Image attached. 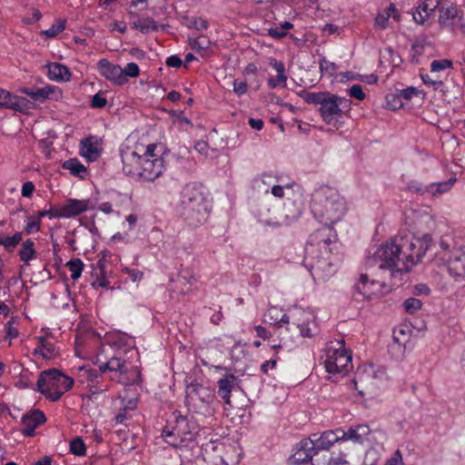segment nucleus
<instances>
[{
    "label": "nucleus",
    "instance_id": "obj_53",
    "mask_svg": "<svg viewBox=\"0 0 465 465\" xmlns=\"http://www.w3.org/2000/svg\"><path fill=\"white\" fill-rule=\"evenodd\" d=\"M13 96L11 93L0 89V106L10 108Z\"/></svg>",
    "mask_w": 465,
    "mask_h": 465
},
{
    "label": "nucleus",
    "instance_id": "obj_37",
    "mask_svg": "<svg viewBox=\"0 0 465 465\" xmlns=\"http://www.w3.org/2000/svg\"><path fill=\"white\" fill-rule=\"evenodd\" d=\"M66 266L71 272V278L73 280L80 278L84 269V263L79 258L70 260L67 262Z\"/></svg>",
    "mask_w": 465,
    "mask_h": 465
},
{
    "label": "nucleus",
    "instance_id": "obj_56",
    "mask_svg": "<svg viewBox=\"0 0 465 465\" xmlns=\"http://www.w3.org/2000/svg\"><path fill=\"white\" fill-rule=\"evenodd\" d=\"M418 94V90L415 87L411 86V87L400 90L397 99L403 98L405 100H410L414 94Z\"/></svg>",
    "mask_w": 465,
    "mask_h": 465
},
{
    "label": "nucleus",
    "instance_id": "obj_12",
    "mask_svg": "<svg viewBox=\"0 0 465 465\" xmlns=\"http://www.w3.org/2000/svg\"><path fill=\"white\" fill-rule=\"evenodd\" d=\"M186 401L194 405L200 402L203 405H209L214 399L213 391L201 383L192 381L186 385Z\"/></svg>",
    "mask_w": 465,
    "mask_h": 465
},
{
    "label": "nucleus",
    "instance_id": "obj_38",
    "mask_svg": "<svg viewBox=\"0 0 465 465\" xmlns=\"http://www.w3.org/2000/svg\"><path fill=\"white\" fill-rule=\"evenodd\" d=\"M300 333L302 337L312 338L315 336L319 330L314 321L307 323H302L298 325Z\"/></svg>",
    "mask_w": 465,
    "mask_h": 465
},
{
    "label": "nucleus",
    "instance_id": "obj_60",
    "mask_svg": "<svg viewBox=\"0 0 465 465\" xmlns=\"http://www.w3.org/2000/svg\"><path fill=\"white\" fill-rule=\"evenodd\" d=\"M389 17V14H379L375 18V25L381 29L386 28L388 25Z\"/></svg>",
    "mask_w": 465,
    "mask_h": 465
},
{
    "label": "nucleus",
    "instance_id": "obj_4",
    "mask_svg": "<svg viewBox=\"0 0 465 465\" xmlns=\"http://www.w3.org/2000/svg\"><path fill=\"white\" fill-rule=\"evenodd\" d=\"M300 95L307 104H319V111L323 121L333 126L341 117L343 108H348L350 104L346 98L328 92L309 93L302 91Z\"/></svg>",
    "mask_w": 465,
    "mask_h": 465
},
{
    "label": "nucleus",
    "instance_id": "obj_21",
    "mask_svg": "<svg viewBox=\"0 0 465 465\" xmlns=\"http://www.w3.org/2000/svg\"><path fill=\"white\" fill-rule=\"evenodd\" d=\"M22 94L28 95L35 102L44 103L47 99H52L54 96L57 99L61 96L59 88L46 85L45 87H24L20 89Z\"/></svg>",
    "mask_w": 465,
    "mask_h": 465
},
{
    "label": "nucleus",
    "instance_id": "obj_48",
    "mask_svg": "<svg viewBox=\"0 0 465 465\" xmlns=\"http://www.w3.org/2000/svg\"><path fill=\"white\" fill-rule=\"evenodd\" d=\"M44 392H41L42 394L45 395L47 399H49L52 401H57L61 399L62 395L65 392L58 389H49L45 386H44L43 389Z\"/></svg>",
    "mask_w": 465,
    "mask_h": 465
},
{
    "label": "nucleus",
    "instance_id": "obj_49",
    "mask_svg": "<svg viewBox=\"0 0 465 465\" xmlns=\"http://www.w3.org/2000/svg\"><path fill=\"white\" fill-rule=\"evenodd\" d=\"M320 69L321 72H326L330 75H332L337 71L338 66L334 63L323 58L320 61Z\"/></svg>",
    "mask_w": 465,
    "mask_h": 465
},
{
    "label": "nucleus",
    "instance_id": "obj_23",
    "mask_svg": "<svg viewBox=\"0 0 465 465\" xmlns=\"http://www.w3.org/2000/svg\"><path fill=\"white\" fill-rule=\"evenodd\" d=\"M129 15L132 28L139 30L143 34H146L149 31H157L159 28L158 24L151 17L139 15L134 11H130Z\"/></svg>",
    "mask_w": 465,
    "mask_h": 465
},
{
    "label": "nucleus",
    "instance_id": "obj_16",
    "mask_svg": "<svg viewBox=\"0 0 465 465\" xmlns=\"http://www.w3.org/2000/svg\"><path fill=\"white\" fill-rule=\"evenodd\" d=\"M342 430L337 429L335 430L323 431L319 437L317 434H312L309 440L312 441L313 451L317 456L320 450H328L331 447H334L336 442L339 441L340 437H342Z\"/></svg>",
    "mask_w": 465,
    "mask_h": 465
},
{
    "label": "nucleus",
    "instance_id": "obj_42",
    "mask_svg": "<svg viewBox=\"0 0 465 465\" xmlns=\"http://www.w3.org/2000/svg\"><path fill=\"white\" fill-rule=\"evenodd\" d=\"M186 20L187 26L189 28H194L197 31H203L208 27V22L202 17L192 16L187 17Z\"/></svg>",
    "mask_w": 465,
    "mask_h": 465
},
{
    "label": "nucleus",
    "instance_id": "obj_25",
    "mask_svg": "<svg viewBox=\"0 0 465 465\" xmlns=\"http://www.w3.org/2000/svg\"><path fill=\"white\" fill-rule=\"evenodd\" d=\"M371 430L367 424H359L357 426L351 427L347 431L342 430L344 434L342 438L346 437L349 442H351L356 448V445H361L367 440Z\"/></svg>",
    "mask_w": 465,
    "mask_h": 465
},
{
    "label": "nucleus",
    "instance_id": "obj_34",
    "mask_svg": "<svg viewBox=\"0 0 465 465\" xmlns=\"http://www.w3.org/2000/svg\"><path fill=\"white\" fill-rule=\"evenodd\" d=\"M32 103L25 97L14 95L10 105L11 109L25 113L32 108Z\"/></svg>",
    "mask_w": 465,
    "mask_h": 465
},
{
    "label": "nucleus",
    "instance_id": "obj_52",
    "mask_svg": "<svg viewBox=\"0 0 465 465\" xmlns=\"http://www.w3.org/2000/svg\"><path fill=\"white\" fill-rule=\"evenodd\" d=\"M349 94L351 97H354L360 101H362L366 96L365 93L362 90V87L360 84H353L350 88Z\"/></svg>",
    "mask_w": 465,
    "mask_h": 465
},
{
    "label": "nucleus",
    "instance_id": "obj_18",
    "mask_svg": "<svg viewBox=\"0 0 465 465\" xmlns=\"http://www.w3.org/2000/svg\"><path fill=\"white\" fill-rule=\"evenodd\" d=\"M334 449L335 450L331 452L328 462H326L328 465L348 463L349 461L347 460V458H350L354 453L356 448L351 442L347 440L346 437L344 439L340 437Z\"/></svg>",
    "mask_w": 465,
    "mask_h": 465
},
{
    "label": "nucleus",
    "instance_id": "obj_2",
    "mask_svg": "<svg viewBox=\"0 0 465 465\" xmlns=\"http://www.w3.org/2000/svg\"><path fill=\"white\" fill-rule=\"evenodd\" d=\"M177 212L190 226H198L209 216V203L204 189L195 183L186 184L181 192Z\"/></svg>",
    "mask_w": 465,
    "mask_h": 465
},
{
    "label": "nucleus",
    "instance_id": "obj_9",
    "mask_svg": "<svg viewBox=\"0 0 465 465\" xmlns=\"http://www.w3.org/2000/svg\"><path fill=\"white\" fill-rule=\"evenodd\" d=\"M36 385L40 392H44V386L67 391L73 387L74 380L56 369H51L40 373Z\"/></svg>",
    "mask_w": 465,
    "mask_h": 465
},
{
    "label": "nucleus",
    "instance_id": "obj_11",
    "mask_svg": "<svg viewBox=\"0 0 465 465\" xmlns=\"http://www.w3.org/2000/svg\"><path fill=\"white\" fill-rule=\"evenodd\" d=\"M312 441L309 439H303L298 444L296 451L290 457V462L293 465H318L321 463L318 459H314Z\"/></svg>",
    "mask_w": 465,
    "mask_h": 465
},
{
    "label": "nucleus",
    "instance_id": "obj_10",
    "mask_svg": "<svg viewBox=\"0 0 465 465\" xmlns=\"http://www.w3.org/2000/svg\"><path fill=\"white\" fill-rule=\"evenodd\" d=\"M338 343L340 347L332 351L329 350L324 361L327 372L332 374L348 372L351 361V353L342 348L344 341H340Z\"/></svg>",
    "mask_w": 465,
    "mask_h": 465
},
{
    "label": "nucleus",
    "instance_id": "obj_30",
    "mask_svg": "<svg viewBox=\"0 0 465 465\" xmlns=\"http://www.w3.org/2000/svg\"><path fill=\"white\" fill-rule=\"evenodd\" d=\"M62 167L70 171L71 174L82 179L87 174L86 167L75 158L64 161Z\"/></svg>",
    "mask_w": 465,
    "mask_h": 465
},
{
    "label": "nucleus",
    "instance_id": "obj_19",
    "mask_svg": "<svg viewBox=\"0 0 465 465\" xmlns=\"http://www.w3.org/2000/svg\"><path fill=\"white\" fill-rule=\"evenodd\" d=\"M94 203L90 199L77 200L67 199L65 203L60 207L62 218L75 217L87 210L93 209Z\"/></svg>",
    "mask_w": 465,
    "mask_h": 465
},
{
    "label": "nucleus",
    "instance_id": "obj_5",
    "mask_svg": "<svg viewBox=\"0 0 465 465\" xmlns=\"http://www.w3.org/2000/svg\"><path fill=\"white\" fill-rule=\"evenodd\" d=\"M400 246L403 262L401 261V270L408 272L411 269L421 261L428 251L432 239L430 234H424L421 238L412 235L399 236Z\"/></svg>",
    "mask_w": 465,
    "mask_h": 465
},
{
    "label": "nucleus",
    "instance_id": "obj_64",
    "mask_svg": "<svg viewBox=\"0 0 465 465\" xmlns=\"http://www.w3.org/2000/svg\"><path fill=\"white\" fill-rule=\"evenodd\" d=\"M35 190V184L32 182H25L22 187V195L24 197H31Z\"/></svg>",
    "mask_w": 465,
    "mask_h": 465
},
{
    "label": "nucleus",
    "instance_id": "obj_7",
    "mask_svg": "<svg viewBox=\"0 0 465 465\" xmlns=\"http://www.w3.org/2000/svg\"><path fill=\"white\" fill-rule=\"evenodd\" d=\"M276 215L267 217L264 211L260 213V223L272 227H280L289 224L302 214V204L291 199H287L282 207H274Z\"/></svg>",
    "mask_w": 465,
    "mask_h": 465
},
{
    "label": "nucleus",
    "instance_id": "obj_1",
    "mask_svg": "<svg viewBox=\"0 0 465 465\" xmlns=\"http://www.w3.org/2000/svg\"><path fill=\"white\" fill-rule=\"evenodd\" d=\"M312 213L323 224H334L346 212V203L339 192L330 186H322L312 196Z\"/></svg>",
    "mask_w": 465,
    "mask_h": 465
},
{
    "label": "nucleus",
    "instance_id": "obj_58",
    "mask_svg": "<svg viewBox=\"0 0 465 465\" xmlns=\"http://www.w3.org/2000/svg\"><path fill=\"white\" fill-rule=\"evenodd\" d=\"M107 100L103 97L100 94H96L93 96L91 101V106L93 108H103L106 105Z\"/></svg>",
    "mask_w": 465,
    "mask_h": 465
},
{
    "label": "nucleus",
    "instance_id": "obj_22",
    "mask_svg": "<svg viewBox=\"0 0 465 465\" xmlns=\"http://www.w3.org/2000/svg\"><path fill=\"white\" fill-rule=\"evenodd\" d=\"M123 172L130 177L138 178L143 157L134 151L122 153Z\"/></svg>",
    "mask_w": 465,
    "mask_h": 465
},
{
    "label": "nucleus",
    "instance_id": "obj_6",
    "mask_svg": "<svg viewBox=\"0 0 465 465\" xmlns=\"http://www.w3.org/2000/svg\"><path fill=\"white\" fill-rule=\"evenodd\" d=\"M399 236L395 237L391 242H386L381 245L373 256L369 258L368 262L370 264L381 262L379 267L381 269H391L392 273L394 272H402L401 270V261L403 262V257L401 254V249L400 246V241H398Z\"/></svg>",
    "mask_w": 465,
    "mask_h": 465
},
{
    "label": "nucleus",
    "instance_id": "obj_63",
    "mask_svg": "<svg viewBox=\"0 0 465 465\" xmlns=\"http://www.w3.org/2000/svg\"><path fill=\"white\" fill-rule=\"evenodd\" d=\"M165 64L169 67L179 68L182 65L183 62L178 55H171L166 59Z\"/></svg>",
    "mask_w": 465,
    "mask_h": 465
},
{
    "label": "nucleus",
    "instance_id": "obj_43",
    "mask_svg": "<svg viewBox=\"0 0 465 465\" xmlns=\"http://www.w3.org/2000/svg\"><path fill=\"white\" fill-rule=\"evenodd\" d=\"M65 28V20L58 19L47 30L44 31V35L49 38L56 36Z\"/></svg>",
    "mask_w": 465,
    "mask_h": 465
},
{
    "label": "nucleus",
    "instance_id": "obj_62",
    "mask_svg": "<svg viewBox=\"0 0 465 465\" xmlns=\"http://www.w3.org/2000/svg\"><path fill=\"white\" fill-rule=\"evenodd\" d=\"M165 440L168 444H170L173 447H176V448L188 445L187 441H182V439L180 437H177L176 435L173 436L172 438L165 437Z\"/></svg>",
    "mask_w": 465,
    "mask_h": 465
},
{
    "label": "nucleus",
    "instance_id": "obj_33",
    "mask_svg": "<svg viewBox=\"0 0 465 465\" xmlns=\"http://www.w3.org/2000/svg\"><path fill=\"white\" fill-rule=\"evenodd\" d=\"M189 45L191 48L199 53L205 52L211 45V41L204 35H200L195 38H189Z\"/></svg>",
    "mask_w": 465,
    "mask_h": 465
},
{
    "label": "nucleus",
    "instance_id": "obj_57",
    "mask_svg": "<svg viewBox=\"0 0 465 465\" xmlns=\"http://www.w3.org/2000/svg\"><path fill=\"white\" fill-rule=\"evenodd\" d=\"M5 328V331H6V338L15 339V338L18 337L19 331L15 327H14V320L13 319L6 322Z\"/></svg>",
    "mask_w": 465,
    "mask_h": 465
},
{
    "label": "nucleus",
    "instance_id": "obj_39",
    "mask_svg": "<svg viewBox=\"0 0 465 465\" xmlns=\"http://www.w3.org/2000/svg\"><path fill=\"white\" fill-rule=\"evenodd\" d=\"M70 451L76 456H84L86 453V447L80 437L73 439L70 442Z\"/></svg>",
    "mask_w": 465,
    "mask_h": 465
},
{
    "label": "nucleus",
    "instance_id": "obj_27",
    "mask_svg": "<svg viewBox=\"0 0 465 465\" xmlns=\"http://www.w3.org/2000/svg\"><path fill=\"white\" fill-rule=\"evenodd\" d=\"M41 353L45 359H54L58 355V349L54 343L50 342L44 336L38 338L37 347L35 349V354Z\"/></svg>",
    "mask_w": 465,
    "mask_h": 465
},
{
    "label": "nucleus",
    "instance_id": "obj_59",
    "mask_svg": "<svg viewBox=\"0 0 465 465\" xmlns=\"http://www.w3.org/2000/svg\"><path fill=\"white\" fill-rule=\"evenodd\" d=\"M286 81H287V76L285 74H277L275 78L269 79L268 85L271 88H275L279 84H282L283 86H285Z\"/></svg>",
    "mask_w": 465,
    "mask_h": 465
},
{
    "label": "nucleus",
    "instance_id": "obj_15",
    "mask_svg": "<svg viewBox=\"0 0 465 465\" xmlns=\"http://www.w3.org/2000/svg\"><path fill=\"white\" fill-rule=\"evenodd\" d=\"M163 171L164 164L162 157L153 159L143 158L137 180L143 182L154 181Z\"/></svg>",
    "mask_w": 465,
    "mask_h": 465
},
{
    "label": "nucleus",
    "instance_id": "obj_44",
    "mask_svg": "<svg viewBox=\"0 0 465 465\" xmlns=\"http://www.w3.org/2000/svg\"><path fill=\"white\" fill-rule=\"evenodd\" d=\"M177 281L182 282L183 284H188L189 286H193L194 284V282H196V279L193 273V272L187 268V269H183L178 276H177Z\"/></svg>",
    "mask_w": 465,
    "mask_h": 465
},
{
    "label": "nucleus",
    "instance_id": "obj_31",
    "mask_svg": "<svg viewBox=\"0 0 465 465\" xmlns=\"http://www.w3.org/2000/svg\"><path fill=\"white\" fill-rule=\"evenodd\" d=\"M20 260L27 262L36 257V251L35 249V242L31 239H27L22 243V248L18 253Z\"/></svg>",
    "mask_w": 465,
    "mask_h": 465
},
{
    "label": "nucleus",
    "instance_id": "obj_45",
    "mask_svg": "<svg viewBox=\"0 0 465 465\" xmlns=\"http://www.w3.org/2000/svg\"><path fill=\"white\" fill-rule=\"evenodd\" d=\"M422 306V302L420 300L416 298H408L403 302V307L406 312L408 313H415L417 311H419Z\"/></svg>",
    "mask_w": 465,
    "mask_h": 465
},
{
    "label": "nucleus",
    "instance_id": "obj_50",
    "mask_svg": "<svg viewBox=\"0 0 465 465\" xmlns=\"http://www.w3.org/2000/svg\"><path fill=\"white\" fill-rule=\"evenodd\" d=\"M28 219L29 221L25 227V232L27 234L38 232L40 230L41 220L39 218L33 219L32 217H29Z\"/></svg>",
    "mask_w": 465,
    "mask_h": 465
},
{
    "label": "nucleus",
    "instance_id": "obj_54",
    "mask_svg": "<svg viewBox=\"0 0 465 465\" xmlns=\"http://www.w3.org/2000/svg\"><path fill=\"white\" fill-rule=\"evenodd\" d=\"M233 92L237 95H242L247 92L248 84L245 81H239L238 79H235L233 81Z\"/></svg>",
    "mask_w": 465,
    "mask_h": 465
},
{
    "label": "nucleus",
    "instance_id": "obj_36",
    "mask_svg": "<svg viewBox=\"0 0 465 465\" xmlns=\"http://www.w3.org/2000/svg\"><path fill=\"white\" fill-rule=\"evenodd\" d=\"M458 14L457 8L455 6H449V7H440V17H439V23L441 25H448L450 20H452L456 17Z\"/></svg>",
    "mask_w": 465,
    "mask_h": 465
},
{
    "label": "nucleus",
    "instance_id": "obj_46",
    "mask_svg": "<svg viewBox=\"0 0 465 465\" xmlns=\"http://www.w3.org/2000/svg\"><path fill=\"white\" fill-rule=\"evenodd\" d=\"M452 67V62L449 59L434 60L430 64V72L436 73Z\"/></svg>",
    "mask_w": 465,
    "mask_h": 465
},
{
    "label": "nucleus",
    "instance_id": "obj_61",
    "mask_svg": "<svg viewBox=\"0 0 465 465\" xmlns=\"http://www.w3.org/2000/svg\"><path fill=\"white\" fill-rule=\"evenodd\" d=\"M268 35L275 39H280L286 35V32L281 26L271 27Z\"/></svg>",
    "mask_w": 465,
    "mask_h": 465
},
{
    "label": "nucleus",
    "instance_id": "obj_40",
    "mask_svg": "<svg viewBox=\"0 0 465 465\" xmlns=\"http://www.w3.org/2000/svg\"><path fill=\"white\" fill-rule=\"evenodd\" d=\"M22 239V232H15L13 236H6L3 239L2 245L7 252H13Z\"/></svg>",
    "mask_w": 465,
    "mask_h": 465
},
{
    "label": "nucleus",
    "instance_id": "obj_17",
    "mask_svg": "<svg viewBox=\"0 0 465 465\" xmlns=\"http://www.w3.org/2000/svg\"><path fill=\"white\" fill-rule=\"evenodd\" d=\"M97 69L102 76L113 82L114 84L122 85L128 79L123 75L122 67L112 64L108 59L103 58L97 63Z\"/></svg>",
    "mask_w": 465,
    "mask_h": 465
},
{
    "label": "nucleus",
    "instance_id": "obj_26",
    "mask_svg": "<svg viewBox=\"0 0 465 465\" xmlns=\"http://www.w3.org/2000/svg\"><path fill=\"white\" fill-rule=\"evenodd\" d=\"M48 76L51 80L65 82L70 80L71 72L66 65L52 63L48 64Z\"/></svg>",
    "mask_w": 465,
    "mask_h": 465
},
{
    "label": "nucleus",
    "instance_id": "obj_28",
    "mask_svg": "<svg viewBox=\"0 0 465 465\" xmlns=\"http://www.w3.org/2000/svg\"><path fill=\"white\" fill-rule=\"evenodd\" d=\"M99 371L104 373L105 371H115L121 374L127 372L125 361L120 357L114 356L106 362L99 365Z\"/></svg>",
    "mask_w": 465,
    "mask_h": 465
},
{
    "label": "nucleus",
    "instance_id": "obj_13",
    "mask_svg": "<svg viewBox=\"0 0 465 465\" xmlns=\"http://www.w3.org/2000/svg\"><path fill=\"white\" fill-rule=\"evenodd\" d=\"M218 396L230 407H233L231 396L240 391V379L232 373H226L217 381Z\"/></svg>",
    "mask_w": 465,
    "mask_h": 465
},
{
    "label": "nucleus",
    "instance_id": "obj_47",
    "mask_svg": "<svg viewBox=\"0 0 465 465\" xmlns=\"http://www.w3.org/2000/svg\"><path fill=\"white\" fill-rule=\"evenodd\" d=\"M123 75L127 77H137L140 74V69L137 64L135 63H128L124 68H122Z\"/></svg>",
    "mask_w": 465,
    "mask_h": 465
},
{
    "label": "nucleus",
    "instance_id": "obj_8",
    "mask_svg": "<svg viewBox=\"0 0 465 465\" xmlns=\"http://www.w3.org/2000/svg\"><path fill=\"white\" fill-rule=\"evenodd\" d=\"M174 422L168 423L163 429V435L164 437L177 436L182 439V441L192 442L196 434L198 433V426L193 420H189L188 416H183L180 411H175L173 412Z\"/></svg>",
    "mask_w": 465,
    "mask_h": 465
},
{
    "label": "nucleus",
    "instance_id": "obj_14",
    "mask_svg": "<svg viewBox=\"0 0 465 465\" xmlns=\"http://www.w3.org/2000/svg\"><path fill=\"white\" fill-rule=\"evenodd\" d=\"M450 275L460 283H465V252L457 250L450 253L446 260Z\"/></svg>",
    "mask_w": 465,
    "mask_h": 465
},
{
    "label": "nucleus",
    "instance_id": "obj_32",
    "mask_svg": "<svg viewBox=\"0 0 465 465\" xmlns=\"http://www.w3.org/2000/svg\"><path fill=\"white\" fill-rule=\"evenodd\" d=\"M375 284V281H369L367 274H361L360 282L355 284V290L364 298H370L371 291L370 286Z\"/></svg>",
    "mask_w": 465,
    "mask_h": 465
},
{
    "label": "nucleus",
    "instance_id": "obj_3",
    "mask_svg": "<svg viewBox=\"0 0 465 465\" xmlns=\"http://www.w3.org/2000/svg\"><path fill=\"white\" fill-rule=\"evenodd\" d=\"M332 224H324L322 228L315 230L309 237L305 247L304 265L310 271H322L331 272V263L325 258L314 256L316 249L324 250L325 252H331L330 247L337 240V235L333 232Z\"/></svg>",
    "mask_w": 465,
    "mask_h": 465
},
{
    "label": "nucleus",
    "instance_id": "obj_24",
    "mask_svg": "<svg viewBox=\"0 0 465 465\" xmlns=\"http://www.w3.org/2000/svg\"><path fill=\"white\" fill-rule=\"evenodd\" d=\"M441 1L442 0H424L423 3L417 6L412 12L413 20L417 24L423 25L440 6Z\"/></svg>",
    "mask_w": 465,
    "mask_h": 465
},
{
    "label": "nucleus",
    "instance_id": "obj_41",
    "mask_svg": "<svg viewBox=\"0 0 465 465\" xmlns=\"http://www.w3.org/2000/svg\"><path fill=\"white\" fill-rule=\"evenodd\" d=\"M421 80L424 84L427 86H430L433 88V90L436 91H444V83L441 80L433 79L430 74H420Z\"/></svg>",
    "mask_w": 465,
    "mask_h": 465
},
{
    "label": "nucleus",
    "instance_id": "obj_35",
    "mask_svg": "<svg viewBox=\"0 0 465 465\" xmlns=\"http://www.w3.org/2000/svg\"><path fill=\"white\" fill-rule=\"evenodd\" d=\"M83 155L88 158H95L98 156V150L94 146L93 137L84 138L81 141Z\"/></svg>",
    "mask_w": 465,
    "mask_h": 465
},
{
    "label": "nucleus",
    "instance_id": "obj_55",
    "mask_svg": "<svg viewBox=\"0 0 465 465\" xmlns=\"http://www.w3.org/2000/svg\"><path fill=\"white\" fill-rule=\"evenodd\" d=\"M49 216L50 219L52 218H62L61 217V211L59 209L50 208L49 210H43L38 212V218L41 220L42 217Z\"/></svg>",
    "mask_w": 465,
    "mask_h": 465
},
{
    "label": "nucleus",
    "instance_id": "obj_51",
    "mask_svg": "<svg viewBox=\"0 0 465 465\" xmlns=\"http://www.w3.org/2000/svg\"><path fill=\"white\" fill-rule=\"evenodd\" d=\"M408 189L421 195L429 194L428 184H421L418 182H411L408 184Z\"/></svg>",
    "mask_w": 465,
    "mask_h": 465
},
{
    "label": "nucleus",
    "instance_id": "obj_20",
    "mask_svg": "<svg viewBox=\"0 0 465 465\" xmlns=\"http://www.w3.org/2000/svg\"><path fill=\"white\" fill-rule=\"evenodd\" d=\"M46 420L45 413L38 410H33L22 417L21 422L25 427L22 430L26 437H33L35 434V429Z\"/></svg>",
    "mask_w": 465,
    "mask_h": 465
},
{
    "label": "nucleus",
    "instance_id": "obj_29",
    "mask_svg": "<svg viewBox=\"0 0 465 465\" xmlns=\"http://www.w3.org/2000/svg\"><path fill=\"white\" fill-rule=\"evenodd\" d=\"M456 182V178L451 177L446 181L431 183L428 184L429 195L434 197L439 194L449 192Z\"/></svg>",
    "mask_w": 465,
    "mask_h": 465
}]
</instances>
